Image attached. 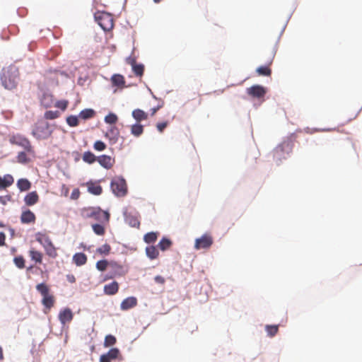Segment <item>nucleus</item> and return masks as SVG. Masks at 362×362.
Returning a JSON list of instances; mask_svg holds the SVG:
<instances>
[{"label": "nucleus", "mask_w": 362, "mask_h": 362, "mask_svg": "<svg viewBox=\"0 0 362 362\" xmlns=\"http://www.w3.org/2000/svg\"><path fill=\"white\" fill-rule=\"evenodd\" d=\"M107 267H110V262L107 260H100L96 263V268L101 272L105 271Z\"/></svg>", "instance_id": "nucleus-47"}, {"label": "nucleus", "mask_w": 362, "mask_h": 362, "mask_svg": "<svg viewBox=\"0 0 362 362\" xmlns=\"http://www.w3.org/2000/svg\"><path fill=\"white\" fill-rule=\"evenodd\" d=\"M125 221L132 227L139 228L140 226L139 216L137 213H125Z\"/></svg>", "instance_id": "nucleus-15"}, {"label": "nucleus", "mask_w": 362, "mask_h": 362, "mask_svg": "<svg viewBox=\"0 0 362 362\" xmlns=\"http://www.w3.org/2000/svg\"><path fill=\"white\" fill-rule=\"evenodd\" d=\"M132 117L137 122L148 119V114L141 109H135L132 111Z\"/></svg>", "instance_id": "nucleus-25"}, {"label": "nucleus", "mask_w": 362, "mask_h": 362, "mask_svg": "<svg viewBox=\"0 0 362 362\" xmlns=\"http://www.w3.org/2000/svg\"><path fill=\"white\" fill-rule=\"evenodd\" d=\"M66 279L70 283H74L76 281V278L73 274L66 275Z\"/></svg>", "instance_id": "nucleus-54"}, {"label": "nucleus", "mask_w": 362, "mask_h": 362, "mask_svg": "<svg viewBox=\"0 0 362 362\" xmlns=\"http://www.w3.org/2000/svg\"><path fill=\"white\" fill-rule=\"evenodd\" d=\"M95 19L105 31H110L114 27L113 17L107 12L98 11L95 13Z\"/></svg>", "instance_id": "nucleus-5"}, {"label": "nucleus", "mask_w": 362, "mask_h": 362, "mask_svg": "<svg viewBox=\"0 0 362 362\" xmlns=\"http://www.w3.org/2000/svg\"><path fill=\"white\" fill-rule=\"evenodd\" d=\"M116 341L117 340L115 337L111 334L107 335L105 338L104 346L105 347L113 346L116 343Z\"/></svg>", "instance_id": "nucleus-45"}, {"label": "nucleus", "mask_w": 362, "mask_h": 362, "mask_svg": "<svg viewBox=\"0 0 362 362\" xmlns=\"http://www.w3.org/2000/svg\"><path fill=\"white\" fill-rule=\"evenodd\" d=\"M168 122H158L156 124V128L158 129V131L160 133H162L164 129L168 127Z\"/></svg>", "instance_id": "nucleus-51"}, {"label": "nucleus", "mask_w": 362, "mask_h": 362, "mask_svg": "<svg viewBox=\"0 0 362 362\" xmlns=\"http://www.w3.org/2000/svg\"><path fill=\"white\" fill-rule=\"evenodd\" d=\"M129 64H130L132 65V66L133 67V64H137L136 63V60L134 59H129Z\"/></svg>", "instance_id": "nucleus-57"}, {"label": "nucleus", "mask_w": 362, "mask_h": 362, "mask_svg": "<svg viewBox=\"0 0 362 362\" xmlns=\"http://www.w3.org/2000/svg\"><path fill=\"white\" fill-rule=\"evenodd\" d=\"M146 254L149 259H155L158 257L159 252L155 246L151 245V246L146 247Z\"/></svg>", "instance_id": "nucleus-29"}, {"label": "nucleus", "mask_w": 362, "mask_h": 362, "mask_svg": "<svg viewBox=\"0 0 362 362\" xmlns=\"http://www.w3.org/2000/svg\"><path fill=\"white\" fill-rule=\"evenodd\" d=\"M97 161L100 163L101 166L106 169H110L114 163L115 159L110 156L102 155L97 158Z\"/></svg>", "instance_id": "nucleus-14"}, {"label": "nucleus", "mask_w": 362, "mask_h": 362, "mask_svg": "<svg viewBox=\"0 0 362 362\" xmlns=\"http://www.w3.org/2000/svg\"><path fill=\"white\" fill-rule=\"evenodd\" d=\"M35 215L30 209L23 211L21 216V221L22 223L28 224L35 223Z\"/></svg>", "instance_id": "nucleus-16"}, {"label": "nucleus", "mask_w": 362, "mask_h": 362, "mask_svg": "<svg viewBox=\"0 0 362 362\" xmlns=\"http://www.w3.org/2000/svg\"><path fill=\"white\" fill-rule=\"evenodd\" d=\"M60 114L58 111L48 110L45 112L44 117L46 119H54L59 117Z\"/></svg>", "instance_id": "nucleus-42"}, {"label": "nucleus", "mask_w": 362, "mask_h": 362, "mask_svg": "<svg viewBox=\"0 0 362 362\" xmlns=\"http://www.w3.org/2000/svg\"><path fill=\"white\" fill-rule=\"evenodd\" d=\"M132 70L136 76L141 77L144 71V66L143 64H133Z\"/></svg>", "instance_id": "nucleus-41"}, {"label": "nucleus", "mask_w": 362, "mask_h": 362, "mask_svg": "<svg viewBox=\"0 0 362 362\" xmlns=\"http://www.w3.org/2000/svg\"><path fill=\"white\" fill-rule=\"evenodd\" d=\"M144 132V126L137 123L132 125L131 134L136 137L140 136Z\"/></svg>", "instance_id": "nucleus-31"}, {"label": "nucleus", "mask_w": 362, "mask_h": 362, "mask_svg": "<svg viewBox=\"0 0 362 362\" xmlns=\"http://www.w3.org/2000/svg\"><path fill=\"white\" fill-rule=\"evenodd\" d=\"M81 215L85 219L93 218L100 223H108L110 217L107 211L102 210L100 207L83 208Z\"/></svg>", "instance_id": "nucleus-2"}, {"label": "nucleus", "mask_w": 362, "mask_h": 362, "mask_svg": "<svg viewBox=\"0 0 362 362\" xmlns=\"http://www.w3.org/2000/svg\"><path fill=\"white\" fill-rule=\"evenodd\" d=\"M4 226V225L1 222H0V228H2Z\"/></svg>", "instance_id": "nucleus-60"}, {"label": "nucleus", "mask_w": 362, "mask_h": 362, "mask_svg": "<svg viewBox=\"0 0 362 362\" xmlns=\"http://www.w3.org/2000/svg\"><path fill=\"white\" fill-rule=\"evenodd\" d=\"M117 116L114 113H110L105 117V122L110 124H115L117 122Z\"/></svg>", "instance_id": "nucleus-46"}, {"label": "nucleus", "mask_w": 362, "mask_h": 362, "mask_svg": "<svg viewBox=\"0 0 362 362\" xmlns=\"http://www.w3.org/2000/svg\"><path fill=\"white\" fill-rule=\"evenodd\" d=\"M103 223H95L92 225L93 232L98 235H103L105 233V229Z\"/></svg>", "instance_id": "nucleus-36"}, {"label": "nucleus", "mask_w": 362, "mask_h": 362, "mask_svg": "<svg viewBox=\"0 0 362 362\" xmlns=\"http://www.w3.org/2000/svg\"><path fill=\"white\" fill-rule=\"evenodd\" d=\"M52 133L49 124L47 122L38 121L34 126L32 131V135L37 139H48Z\"/></svg>", "instance_id": "nucleus-3"}, {"label": "nucleus", "mask_w": 362, "mask_h": 362, "mask_svg": "<svg viewBox=\"0 0 362 362\" xmlns=\"http://www.w3.org/2000/svg\"><path fill=\"white\" fill-rule=\"evenodd\" d=\"M14 182L12 175L7 174L4 177H0V189H6L13 185Z\"/></svg>", "instance_id": "nucleus-22"}, {"label": "nucleus", "mask_w": 362, "mask_h": 362, "mask_svg": "<svg viewBox=\"0 0 362 362\" xmlns=\"http://www.w3.org/2000/svg\"><path fill=\"white\" fill-rule=\"evenodd\" d=\"M42 247H44L47 255L52 258H56L57 257L58 254L57 252V248L54 247L52 240L49 243H47Z\"/></svg>", "instance_id": "nucleus-23"}, {"label": "nucleus", "mask_w": 362, "mask_h": 362, "mask_svg": "<svg viewBox=\"0 0 362 362\" xmlns=\"http://www.w3.org/2000/svg\"><path fill=\"white\" fill-rule=\"evenodd\" d=\"M137 305V299L135 297L131 296L122 300L120 305V308L122 310H127L135 307Z\"/></svg>", "instance_id": "nucleus-17"}, {"label": "nucleus", "mask_w": 362, "mask_h": 362, "mask_svg": "<svg viewBox=\"0 0 362 362\" xmlns=\"http://www.w3.org/2000/svg\"><path fill=\"white\" fill-rule=\"evenodd\" d=\"M3 358H4L3 350H2V348L0 346V360H2Z\"/></svg>", "instance_id": "nucleus-58"}, {"label": "nucleus", "mask_w": 362, "mask_h": 362, "mask_svg": "<svg viewBox=\"0 0 362 362\" xmlns=\"http://www.w3.org/2000/svg\"><path fill=\"white\" fill-rule=\"evenodd\" d=\"M160 109V106H157V107H153L151 109V116H153L156 112Z\"/></svg>", "instance_id": "nucleus-56"}, {"label": "nucleus", "mask_w": 362, "mask_h": 362, "mask_svg": "<svg viewBox=\"0 0 362 362\" xmlns=\"http://www.w3.org/2000/svg\"><path fill=\"white\" fill-rule=\"evenodd\" d=\"M87 187L88 192L94 194V195H100L102 194L103 189L102 187L95 182H87Z\"/></svg>", "instance_id": "nucleus-24"}, {"label": "nucleus", "mask_w": 362, "mask_h": 362, "mask_svg": "<svg viewBox=\"0 0 362 362\" xmlns=\"http://www.w3.org/2000/svg\"><path fill=\"white\" fill-rule=\"evenodd\" d=\"M9 141L11 144L19 146L25 149V151L33 155L35 151L31 145L30 141L24 136L17 134L10 136Z\"/></svg>", "instance_id": "nucleus-7"}, {"label": "nucleus", "mask_w": 362, "mask_h": 362, "mask_svg": "<svg viewBox=\"0 0 362 362\" xmlns=\"http://www.w3.org/2000/svg\"><path fill=\"white\" fill-rule=\"evenodd\" d=\"M69 105V101L66 100H59L56 102L54 106L57 108L61 109L62 111H64Z\"/></svg>", "instance_id": "nucleus-49"}, {"label": "nucleus", "mask_w": 362, "mask_h": 362, "mask_svg": "<svg viewBox=\"0 0 362 362\" xmlns=\"http://www.w3.org/2000/svg\"><path fill=\"white\" fill-rule=\"evenodd\" d=\"M17 186L21 191H27L31 187V183L27 179H20L18 180Z\"/></svg>", "instance_id": "nucleus-33"}, {"label": "nucleus", "mask_w": 362, "mask_h": 362, "mask_svg": "<svg viewBox=\"0 0 362 362\" xmlns=\"http://www.w3.org/2000/svg\"><path fill=\"white\" fill-rule=\"evenodd\" d=\"M29 256L31 259L35 261L36 263L41 264L42 262V253L35 250L34 248H31L29 250Z\"/></svg>", "instance_id": "nucleus-28"}, {"label": "nucleus", "mask_w": 362, "mask_h": 362, "mask_svg": "<svg viewBox=\"0 0 362 362\" xmlns=\"http://www.w3.org/2000/svg\"><path fill=\"white\" fill-rule=\"evenodd\" d=\"M73 262L77 266H82L87 262V257L84 253L78 252L73 256Z\"/></svg>", "instance_id": "nucleus-27"}, {"label": "nucleus", "mask_w": 362, "mask_h": 362, "mask_svg": "<svg viewBox=\"0 0 362 362\" xmlns=\"http://www.w3.org/2000/svg\"><path fill=\"white\" fill-rule=\"evenodd\" d=\"M19 72L15 66H9L2 69L0 81L4 88L13 90L17 87Z\"/></svg>", "instance_id": "nucleus-1"}, {"label": "nucleus", "mask_w": 362, "mask_h": 362, "mask_svg": "<svg viewBox=\"0 0 362 362\" xmlns=\"http://www.w3.org/2000/svg\"><path fill=\"white\" fill-rule=\"evenodd\" d=\"M111 250V247L108 244H104L97 249V252L100 255H107Z\"/></svg>", "instance_id": "nucleus-44"}, {"label": "nucleus", "mask_w": 362, "mask_h": 362, "mask_svg": "<svg viewBox=\"0 0 362 362\" xmlns=\"http://www.w3.org/2000/svg\"><path fill=\"white\" fill-rule=\"evenodd\" d=\"M111 189L117 197H124L127 192V183L124 178L116 177L111 182Z\"/></svg>", "instance_id": "nucleus-8"}, {"label": "nucleus", "mask_w": 362, "mask_h": 362, "mask_svg": "<svg viewBox=\"0 0 362 362\" xmlns=\"http://www.w3.org/2000/svg\"><path fill=\"white\" fill-rule=\"evenodd\" d=\"M73 313L71 310L68 308L62 310L59 313V320L63 325L69 323L73 320Z\"/></svg>", "instance_id": "nucleus-12"}, {"label": "nucleus", "mask_w": 362, "mask_h": 362, "mask_svg": "<svg viewBox=\"0 0 362 362\" xmlns=\"http://www.w3.org/2000/svg\"><path fill=\"white\" fill-rule=\"evenodd\" d=\"M66 123L70 127H76L78 125V119L77 116L75 115H70L66 117Z\"/></svg>", "instance_id": "nucleus-43"}, {"label": "nucleus", "mask_w": 362, "mask_h": 362, "mask_svg": "<svg viewBox=\"0 0 362 362\" xmlns=\"http://www.w3.org/2000/svg\"><path fill=\"white\" fill-rule=\"evenodd\" d=\"M265 329L267 332V335L270 337H274L278 331H279V326L278 325H266Z\"/></svg>", "instance_id": "nucleus-40"}, {"label": "nucleus", "mask_w": 362, "mask_h": 362, "mask_svg": "<svg viewBox=\"0 0 362 362\" xmlns=\"http://www.w3.org/2000/svg\"><path fill=\"white\" fill-rule=\"evenodd\" d=\"M13 262L18 268L23 269L25 267V259L23 256L16 257Z\"/></svg>", "instance_id": "nucleus-48"}, {"label": "nucleus", "mask_w": 362, "mask_h": 362, "mask_svg": "<svg viewBox=\"0 0 362 362\" xmlns=\"http://www.w3.org/2000/svg\"><path fill=\"white\" fill-rule=\"evenodd\" d=\"M173 243L170 239L167 238H163L158 243V247L160 248V250L165 251L170 249Z\"/></svg>", "instance_id": "nucleus-30"}, {"label": "nucleus", "mask_w": 362, "mask_h": 362, "mask_svg": "<svg viewBox=\"0 0 362 362\" xmlns=\"http://www.w3.org/2000/svg\"><path fill=\"white\" fill-rule=\"evenodd\" d=\"M6 245V235L3 232H0V247Z\"/></svg>", "instance_id": "nucleus-52"}, {"label": "nucleus", "mask_w": 362, "mask_h": 362, "mask_svg": "<svg viewBox=\"0 0 362 362\" xmlns=\"http://www.w3.org/2000/svg\"><path fill=\"white\" fill-rule=\"evenodd\" d=\"M93 147L95 150L102 151L106 148V145L102 141H96L93 144Z\"/></svg>", "instance_id": "nucleus-50"}, {"label": "nucleus", "mask_w": 362, "mask_h": 362, "mask_svg": "<svg viewBox=\"0 0 362 362\" xmlns=\"http://www.w3.org/2000/svg\"><path fill=\"white\" fill-rule=\"evenodd\" d=\"M158 233L155 232H150L146 233L144 237V240L148 244L153 243L158 238Z\"/></svg>", "instance_id": "nucleus-34"}, {"label": "nucleus", "mask_w": 362, "mask_h": 362, "mask_svg": "<svg viewBox=\"0 0 362 362\" xmlns=\"http://www.w3.org/2000/svg\"><path fill=\"white\" fill-rule=\"evenodd\" d=\"M36 289L42 296V305L45 308L50 310L54 305L55 299L54 296L49 293V286L44 283H41L36 286Z\"/></svg>", "instance_id": "nucleus-4"}, {"label": "nucleus", "mask_w": 362, "mask_h": 362, "mask_svg": "<svg viewBox=\"0 0 362 362\" xmlns=\"http://www.w3.org/2000/svg\"><path fill=\"white\" fill-rule=\"evenodd\" d=\"M213 238L209 234H204L199 238L196 239L194 248L196 250L208 249L213 244Z\"/></svg>", "instance_id": "nucleus-9"}, {"label": "nucleus", "mask_w": 362, "mask_h": 362, "mask_svg": "<svg viewBox=\"0 0 362 362\" xmlns=\"http://www.w3.org/2000/svg\"><path fill=\"white\" fill-rule=\"evenodd\" d=\"M35 240L42 246L51 241V239L45 233L38 232L35 234Z\"/></svg>", "instance_id": "nucleus-32"}, {"label": "nucleus", "mask_w": 362, "mask_h": 362, "mask_svg": "<svg viewBox=\"0 0 362 362\" xmlns=\"http://www.w3.org/2000/svg\"><path fill=\"white\" fill-rule=\"evenodd\" d=\"M119 356V349L112 348L107 354L100 356V362H110L111 360L117 358Z\"/></svg>", "instance_id": "nucleus-13"}, {"label": "nucleus", "mask_w": 362, "mask_h": 362, "mask_svg": "<svg viewBox=\"0 0 362 362\" xmlns=\"http://www.w3.org/2000/svg\"><path fill=\"white\" fill-rule=\"evenodd\" d=\"M256 72L259 76H270L272 70L269 66H262L256 69Z\"/></svg>", "instance_id": "nucleus-35"}, {"label": "nucleus", "mask_w": 362, "mask_h": 362, "mask_svg": "<svg viewBox=\"0 0 362 362\" xmlns=\"http://www.w3.org/2000/svg\"><path fill=\"white\" fill-rule=\"evenodd\" d=\"M247 93L255 98H264L267 93V89L260 85H254L246 89Z\"/></svg>", "instance_id": "nucleus-10"}, {"label": "nucleus", "mask_w": 362, "mask_h": 362, "mask_svg": "<svg viewBox=\"0 0 362 362\" xmlns=\"http://www.w3.org/2000/svg\"><path fill=\"white\" fill-rule=\"evenodd\" d=\"M110 144H115L118 141L119 131L116 126H111L105 134Z\"/></svg>", "instance_id": "nucleus-11"}, {"label": "nucleus", "mask_w": 362, "mask_h": 362, "mask_svg": "<svg viewBox=\"0 0 362 362\" xmlns=\"http://www.w3.org/2000/svg\"><path fill=\"white\" fill-rule=\"evenodd\" d=\"M292 151V144L289 141H284L277 146L274 151L273 156L277 163H280L283 159H286L287 156Z\"/></svg>", "instance_id": "nucleus-6"}, {"label": "nucleus", "mask_w": 362, "mask_h": 362, "mask_svg": "<svg viewBox=\"0 0 362 362\" xmlns=\"http://www.w3.org/2000/svg\"><path fill=\"white\" fill-rule=\"evenodd\" d=\"M16 159L19 163L22 164H26L30 161V159L28 158L27 153L24 151L19 152Z\"/></svg>", "instance_id": "nucleus-38"}, {"label": "nucleus", "mask_w": 362, "mask_h": 362, "mask_svg": "<svg viewBox=\"0 0 362 362\" xmlns=\"http://www.w3.org/2000/svg\"><path fill=\"white\" fill-rule=\"evenodd\" d=\"M79 196V191L78 189H75L71 193V198L73 199H77Z\"/></svg>", "instance_id": "nucleus-55"}, {"label": "nucleus", "mask_w": 362, "mask_h": 362, "mask_svg": "<svg viewBox=\"0 0 362 362\" xmlns=\"http://www.w3.org/2000/svg\"><path fill=\"white\" fill-rule=\"evenodd\" d=\"M40 103L41 105L45 108L52 107L54 104L53 95L47 93L43 94L40 100Z\"/></svg>", "instance_id": "nucleus-26"}, {"label": "nucleus", "mask_w": 362, "mask_h": 362, "mask_svg": "<svg viewBox=\"0 0 362 362\" xmlns=\"http://www.w3.org/2000/svg\"><path fill=\"white\" fill-rule=\"evenodd\" d=\"M39 201V196L36 191L28 193L24 198V202L27 206H33Z\"/></svg>", "instance_id": "nucleus-21"}, {"label": "nucleus", "mask_w": 362, "mask_h": 362, "mask_svg": "<svg viewBox=\"0 0 362 362\" xmlns=\"http://www.w3.org/2000/svg\"><path fill=\"white\" fill-rule=\"evenodd\" d=\"M153 1L156 4L160 3L161 0H153Z\"/></svg>", "instance_id": "nucleus-59"}, {"label": "nucleus", "mask_w": 362, "mask_h": 362, "mask_svg": "<svg viewBox=\"0 0 362 362\" xmlns=\"http://www.w3.org/2000/svg\"><path fill=\"white\" fill-rule=\"evenodd\" d=\"M110 267L112 269L115 275L122 276L127 273V270L124 269V266L117 262H110Z\"/></svg>", "instance_id": "nucleus-18"}, {"label": "nucleus", "mask_w": 362, "mask_h": 362, "mask_svg": "<svg viewBox=\"0 0 362 362\" xmlns=\"http://www.w3.org/2000/svg\"><path fill=\"white\" fill-rule=\"evenodd\" d=\"M95 115V112L92 109H85L80 112L79 117L83 119L92 118Z\"/></svg>", "instance_id": "nucleus-37"}, {"label": "nucleus", "mask_w": 362, "mask_h": 362, "mask_svg": "<svg viewBox=\"0 0 362 362\" xmlns=\"http://www.w3.org/2000/svg\"><path fill=\"white\" fill-rule=\"evenodd\" d=\"M111 82L114 86H117L119 88H124L125 87V80L121 74H114L111 77Z\"/></svg>", "instance_id": "nucleus-20"}, {"label": "nucleus", "mask_w": 362, "mask_h": 362, "mask_svg": "<svg viewBox=\"0 0 362 362\" xmlns=\"http://www.w3.org/2000/svg\"><path fill=\"white\" fill-rule=\"evenodd\" d=\"M119 290V284L117 281H112L111 284H106L104 286V293L108 296L116 294Z\"/></svg>", "instance_id": "nucleus-19"}, {"label": "nucleus", "mask_w": 362, "mask_h": 362, "mask_svg": "<svg viewBox=\"0 0 362 362\" xmlns=\"http://www.w3.org/2000/svg\"><path fill=\"white\" fill-rule=\"evenodd\" d=\"M83 160L84 162L90 164L97 160V158L93 153H91L90 151H87L83 153Z\"/></svg>", "instance_id": "nucleus-39"}, {"label": "nucleus", "mask_w": 362, "mask_h": 362, "mask_svg": "<svg viewBox=\"0 0 362 362\" xmlns=\"http://www.w3.org/2000/svg\"><path fill=\"white\" fill-rule=\"evenodd\" d=\"M154 279L158 284H163L165 283V279L161 276H156Z\"/></svg>", "instance_id": "nucleus-53"}]
</instances>
